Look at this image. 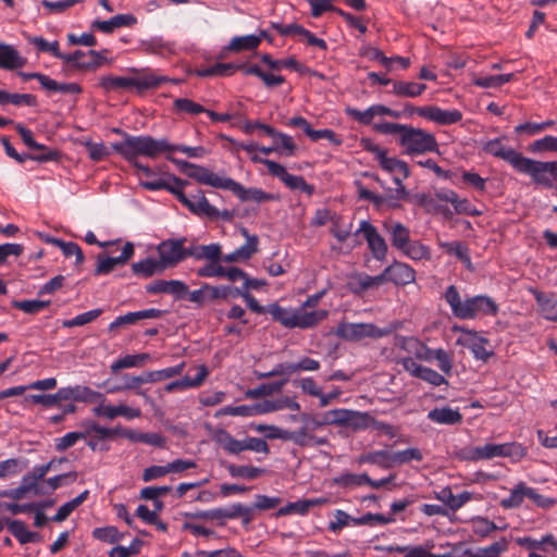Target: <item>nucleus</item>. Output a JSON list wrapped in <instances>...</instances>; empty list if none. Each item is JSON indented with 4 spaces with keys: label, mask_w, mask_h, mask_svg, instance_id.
Here are the masks:
<instances>
[{
    "label": "nucleus",
    "mask_w": 557,
    "mask_h": 557,
    "mask_svg": "<svg viewBox=\"0 0 557 557\" xmlns=\"http://www.w3.org/2000/svg\"><path fill=\"white\" fill-rule=\"evenodd\" d=\"M164 271L158 259L148 257L132 264V272L134 275L143 278H149L154 274H160Z\"/></svg>",
    "instance_id": "obj_39"
},
{
    "label": "nucleus",
    "mask_w": 557,
    "mask_h": 557,
    "mask_svg": "<svg viewBox=\"0 0 557 557\" xmlns=\"http://www.w3.org/2000/svg\"><path fill=\"white\" fill-rule=\"evenodd\" d=\"M151 359V356L148 352H141L136 355H126L122 358H119L114 362H112L110 369L112 372H117L122 369L141 367L148 360Z\"/></svg>",
    "instance_id": "obj_44"
},
{
    "label": "nucleus",
    "mask_w": 557,
    "mask_h": 557,
    "mask_svg": "<svg viewBox=\"0 0 557 557\" xmlns=\"http://www.w3.org/2000/svg\"><path fill=\"white\" fill-rule=\"evenodd\" d=\"M214 440L230 455H239L245 450L270 454V447L263 438L246 436L244 440H236L228 431L219 429L214 433Z\"/></svg>",
    "instance_id": "obj_9"
},
{
    "label": "nucleus",
    "mask_w": 557,
    "mask_h": 557,
    "mask_svg": "<svg viewBox=\"0 0 557 557\" xmlns=\"http://www.w3.org/2000/svg\"><path fill=\"white\" fill-rule=\"evenodd\" d=\"M113 132L119 135H122L124 140L112 144V149L117 154H120L123 159H125L127 162H129L134 168H136L141 174H144L147 177L152 176L153 172L150 169V166L143 164L137 160V158L139 156H143V153H134L131 156V154H126L122 151V149H124L126 143L129 141L131 138H139V136L129 135L128 133H126L120 128H114ZM147 136L148 135H140V137H147Z\"/></svg>",
    "instance_id": "obj_20"
},
{
    "label": "nucleus",
    "mask_w": 557,
    "mask_h": 557,
    "mask_svg": "<svg viewBox=\"0 0 557 557\" xmlns=\"http://www.w3.org/2000/svg\"><path fill=\"white\" fill-rule=\"evenodd\" d=\"M422 117L432 121L438 125H451L461 121L462 113L457 109L444 110L437 106H426Z\"/></svg>",
    "instance_id": "obj_23"
},
{
    "label": "nucleus",
    "mask_w": 557,
    "mask_h": 557,
    "mask_svg": "<svg viewBox=\"0 0 557 557\" xmlns=\"http://www.w3.org/2000/svg\"><path fill=\"white\" fill-rule=\"evenodd\" d=\"M12 306L18 310H22L25 313L28 314H36L44 310L45 308L50 306V300H38V299H30V300H14L12 302Z\"/></svg>",
    "instance_id": "obj_59"
},
{
    "label": "nucleus",
    "mask_w": 557,
    "mask_h": 557,
    "mask_svg": "<svg viewBox=\"0 0 557 557\" xmlns=\"http://www.w3.org/2000/svg\"><path fill=\"white\" fill-rule=\"evenodd\" d=\"M166 82L176 83V81H172L166 76H158L156 74L149 73L137 77L107 75L100 78L99 85L106 91H112L116 89H128L133 87H135L138 90H147L151 88H157L161 84Z\"/></svg>",
    "instance_id": "obj_8"
},
{
    "label": "nucleus",
    "mask_w": 557,
    "mask_h": 557,
    "mask_svg": "<svg viewBox=\"0 0 557 557\" xmlns=\"http://www.w3.org/2000/svg\"><path fill=\"white\" fill-rule=\"evenodd\" d=\"M400 327V322H393L385 327H379L373 323H350L341 322L335 335L349 342H359L366 337L382 338L391 335Z\"/></svg>",
    "instance_id": "obj_7"
},
{
    "label": "nucleus",
    "mask_w": 557,
    "mask_h": 557,
    "mask_svg": "<svg viewBox=\"0 0 557 557\" xmlns=\"http://www.w3.org/2000/svg\"><path fill=\"white\" fill-rule=\"evenodd\" d=\"M357 462L359 465H363V463L375 465L382 469L392 468L391 453L385 449L361 454L357 458Z\"/></svg>",
    "instance_id": "obj_42"
},
{
    "label": "nucleus",
    "mask_w": 557,
    "mask_h": 557,
    "mask_svg": "<svg viewBox=\"0 0 557 557\" xmlns=\"http://www.w3.org/2000/svg\"><path fill=\"white\" fill-rule=\"evenodd\" d=\"M240 288L230 285L212 286L203 283L199 289L189 293V301L202 307L207 301L239 297Z\"/></svg>",
    "instance_id": "obj_14"
},
{
    "label": "nucleus",
    "mask_w": 557,
    "mask_h": 557,
    "mask_svg": "<svg viewBox=\"0 0 557 557\" xmlns=\"http://www.w3.org/2000/svg\"><path fill=\"white\" fill-rule=\"evenodd\" d=\"M392 467L395 465H406L411 461L421 462L423 460V454L419 448L411 447L404 450L391 453Z\"/></svg>",
    "instance_id": "obj_50"
},
{
    "label": "nucleus",
    "mask_w": 557,
    "mask_h": 557,
    "mask_svg": "<svg viewBox=\"0 0 557 557\" xmlns=\"http://www.w3.org/2000/svg\"><path fill=\"white\" fill-rule=\"evenodd\" d=\"M362 234L368 244L372 257L376 261H385L388 252V246L385 238L379 233L377 228L368 220H362L355 235Z\"/></svg>",
    "instance_id": "obj_15"
},
{
    "label": "nucleus",
    "mask_w": 557,
    "mask_h": 557,
    "mask_svg": "<svg viewBox=\"0 0 557 557\" xmlns=\"http://www.w3.org/2000/svg\"><path fill=\"white\" fill-rule=\"evenodd\" d=\"M226 469L232 478L255 480L263 474L264 470L255 466H237L230 463Z\"/></svg>",
    "instance_id": "obj_51"
},
{
    "label": "nucleus",
    "mask_w": 557,
    "mask_h": 557,
    "mask_svg": "<svg viewBox=\"0 0 557 557\" xmlns=\"http://www.w3.org/2000/svg\"><path fill=\"white\" fill-rule=\"evenodd\" d=\"M482 149L484 152H486L493 157L499 158V159L504 160L505 162H507L513 169L515 172L517 171V169L524 156L522 152H520L511 147L505 146L502 143L500 138H494V139L487 140L483 145Z\"/></svg>",
    "instance_id": "obj_18"
},
{
    "label": "nucleus",
    "mask_w": 557,
    "mask_h": 557,
    "mask_svg": "<svg viewBox=\"0 0 557 557\" xmlns=\"http://www.w3.org/2000/svg\"><path fill=\"white\" fill-rule=\"evenodd\" d=\"M225 190L232 191L243 202L253 201L256 203H262L268 201H278L281 199L277 194L267 193L261 188H246L231 177Z\"/></svg>",
    "instance_id": "obj_17"
},
{
    "label": "nucleus",
    "mask_w": 557,
    "mask_h": 557,
    "mask_svg": "<svg viewBox=\"0 0 557 557\" xmlns=\"http://www.w3.org/2000/svg\"><path fill=\"white\" fill-rule=\"evenodd\" d=\"M268 312L274 321L280 322L283 326L302 330L314 327L329 315V311L324 309L314 311L292 310L283 308L277 304L270 305Z\"/></svg>",
    "instance_id": "obj_4"
},
{
    "label": "nucleus",
    "mask_w": 557,
    "mask_h": 557,
    "mask_svg": "<svg viewBox=\"0 0 557 557\" xmlns=\"http://www.w3.org/2000/svg\"><path fill=\"white\" fill-rule=\"evenodd\" d=\"M508 549V540L502 537L499 541L492 543L490 546L480 547L476 550L467 548L463 550L465 557H500Z\"/></svg>",
    "instance_id": "obj_37"
},
{
    "label": "nucleus",
    "mask_w": 557,
    "mask_h": 557,
    "mask_svg": "<svg viewBox=\"0 0 557 557\" xmlns=\"http://www.w3.org/2000/svg\"><path fill=\"white\" fill-rule=\"evenodd\" d=\"M51 244L58 246L65 257H75V264L79 265L84 262V253L82 248L74 242H64L62 239H53Z\"/></svg>",
    "instance_id": "obj_54"
},
{
    "label": "nucleus",
    "mask_w": 557,
    "mask_h": 557,
    "mask_svg": "<svg viewBox=\"0 0 557 557\" xmlns=\"http://www.w3.org/2000/svg\"><path fill=\"white\" fill-rule=\"evenodd\" d=\"M527 490H530L524 482H519L510 492V495L500 500V506L505 509L518 508L523 503L524 497H528Z\"/></svg>",
    "instance_id": "obj_45"
},
{
    "label": "nucleus",
    "mask_w": 557,
    "mask_h": 557,
    "mask_svg": "<svg viewBox=\"0 0 557 557\" xmlns=\"http://www.w3.org/2000/svg\"><path fill=\"white\" fill-rule=\"evenodd\" d=\"M387 282L405 286L416 281V271L407 263L394 261L384 269Z\"/></svg>",
    "instance_id": "obj_21"
},
{
    "label": "nucleus",
    "mask_w": 557,
    "mask_h": 557,
    "mask_svg": "<svg viewBox=\"0 0 557 557\" xmlns=\"http://www.w3.org/2000/svg\"><path fill=\"white\" fill-rule=\"evenodd\" d=\"M544 189L557 190V161H541L523 156L517 171Z\"/></svg>",
    "instance_id": "obj_6"
},
{
    "label": "nucleus",
    "mask_w": 557,
    "mask_h": 557,
    "mask_svg": "<svg viewBox=\"0 0 557 557\" xmlns=\"http://www.w3.org/2000/svg\"><path fill=\"white\" fill-rule=\"evenodd\" d=\"M94 412L98 417H106L108 419H114L117 416H122L127 420H133L141 416L139 408H132L126 405H100L94 409Z\"/></svg>",
    "instance_id": "obj_28"
},
{
    "label": "nucleus",
    "mask_w": 557,
    "mask_h": 557,
    "mask_svg": "<svg viewBox=\"0 0 557 557\" xmlns=\"http://www.w3.org/2000/svg\"><path fill=\"white\" fill-rule=\"evenodd\" d=\"M404 255L412 260H422L430 258V249L425 245L419 242H409L405 250H401Z\"/></svg>",
    "instance_id": "obj_62"
},
{
    "label": "nucleus",
    "mask_w": 557,
    "mask_h": 557,
    "mask_svg": "<svg viewBox=\"0 0 557 557\" xmlns=\"http://www.w3.org/2000/svg\"><path fill=\"white\" fill-rule=\"evenodd\" d=\"M92 536L98 541L114 544L122 541L125 534L121 533L116 527L107 525L94 529Z\"/></svg>",
    "instance_id": "obj_53"
},
{
    "label": "nucleus",
    "mask_w": 557,
    "mask_h": 557,
    "mask_svg": "<svg viewBox=\"0 0 557 557\" xmlns=\"http://www.w3.org/2000/svg\"><path fill=\"white\" fill-rule=\"evenodd\" d=\"M261 61L267 64L271 70L278 71L281 69H290L296 72L301 71V64L296 60V58L290 57L283 60H275L269 53H263L261 55Z\"/></svg>",
    "instance_id": "obj_52"
},
{
    "label": "nucleus",
    "mask_w": 557,
    "mask_h": 557,
    "mask_svg": "<svg viewBox=\"0 0 557 557\" xmlns=\"http://www.w3.org/2000/svg\"><path fill=\"white\" fill-rule=\"evenodd\" d=\"M384 227L389 235L392 246L397 250H405L410 242V231L400 222L385 223Z\"/></svg>",
    "instance_id": "obj_32"
},
{
    "label": "nucleus",
    "mask_w": 557,
    "mask_h": 557,
    "mask_svg": "<svg viewBox=\"0 0 557 557\" xmlns=\"http://www.w3.org/2000/svg\"><path fill=\"white\" fill-rule=\"evenodd\" d=\"M395 522V518L392 516H385L383 513L367 512L361 517L352 519L354 525H374V524H389Z\"/></svg>",
    "instance_id": "obj_57"
},
{
    "label": "nucleus",
    "mask_w": 557,
    "mask_h": 557,
    "mask_svg": "<svg viewBox=\"0 0 557 557\" xmlns=\"http://www.w3.org/2000/svg\"><path fill=\"white\" fill-rule=\"evenodd\" d=\"M372 421L374 422L368 412L350 409L345 428H350L352 431H361L368 429Z\"/></svg>",
    "instance_id": "obj_49"
},
{
    "label": "nucleus",
    "mask_w": 557,
    "mask_h": 557,
    "mask_svg": "<svg viewBox=\"0 0 557 557\" xmlns=\"http://www.w3.org/2000/svg\"><path fill=\"white\" fill-rule=\"evenodd\" d=\"M444 299L453 314L460 320H472L478 315L495 317L499 311L495 300L486 295H475L462 300L455 285L446 288Z\"/></svg>",
    "instance_id": "obj_2"
},
{
    "label": "nucleus",
    "mask_w": 557,
    "mask_h": 557,
    "mask_svg": "<svg viewBox=\"0 0 557 557\" xmlns=\"http://www.w3.org/2000/svg\"><path fill=\"white\" fill-rule=\"evenodd\" d=\"M213 521H216L220 527L225 525L227 520L240 519L244 528L248 527L252 520V508L242 504L235 503L226 507L212 509Z\"/></svg>",
    "instance_id": "obj_16"
},
{
    "label": "nucleus",
    "mask_w": 557,
    "mask_h": 557,
    "mask_svg": "<svg viewBox=\"0 0 557 557\" xmlns=\"http://www.w3.org/2000/svg\"><path fill=\"white\" fill-rule=\"evenodd\" d=\"M89 435V432H69L64 436L55 440V450L64 451L74 446L79 440H84Z\"/></svg>",
    "instance_id": "obj_61"
},
{
    "label": "nucleus",
    "mask_w": 557,
    "mask_h": 557,
    "mask_svg": "<svg viewBox=\"0 0 557 557\" xmlns=\"http://www.w3.org/2000/svg\"><path fill=\"white\" fill-rule=\"evenodd\" d=\"M9 532L22 544L29 543L30 531L22 520H7Z\"/></svg>",
    "instance_id": "obj_60"
},
{
    "label": "nucleus",
    "mask_w": 557,
    "mask_h": 557,
    "mask_svg": "<svg viewBox=\"0 0 557 557\" xmlns=\"http://www.w3.org/2000/svg\"><path fill=\"white\" fill-rule=\"evenodd\" d=\"M166 159L174 163L184 174L197 181L199 184L209 185L214 188L226 189L230 177L219 176L205 166L176 159L172 156H168Z\"/></svg>",
    "instance_id": "obj_10"
},
{
    "label": "nucleus",
    "mask_w": 557,
    "mask_h": 557,
    "mask_svg": "<svg viewBox=\"0 0 557 557\" xmlns=\"http://www.w3.org/2000/svg\"><path fill=\"white\" fill-rule=\"evenodd\" d=\"M530 292L535 299L540 315L547 321L557 322V298L555 295L535 288L530 289Z\"/></svg>",
    "instance_id": "obj_22"
},
{
    "label": "nucleus",
    "mask_w": 557,
    "mask_h": 557,
    "mask_svg": "<svg viewBox=\"0 0 557 557\" xmlns=\"http://www.w3.org/2000/svg\"><path fill=\"white\" fill-rule=\"evenodd\" d=\"M287 382L288 379L285 377L280 381L263 383L256 388L247 389L245 396L251 399L270 396L272 394L280 393L283 389V387L287 384Z\"/></svg>",
    "instance_id": "obj_43"
},
{
    "label": "nucleus",
    "mask_w": 557,
    "mask_h": 557,
    "mask_svg": "<svg viewBox=\"0 0 557 557\" xmlns=\"http://www.w3.org/2000/svg\"><path fill=\"white\" fill-rule=\"evenodd\" d=\"M162 315V310L156 308H149L135 312H127L126 314L117 317L114 321H112L108 327L109 332H114L116 329L135 324L144 319H157Z\"/></svg>",
    "instance_id": "obj_25"
},
{
    "label": "nucleus",
    "mask_w": 557,
    "mask_h": 557,
    "mask_svg": "<svg viewBox=\"0 0 557 557\" xmlns=\"http://www.w3.org/2000/svg\"><path fill=\"white\" fill-rule=\"evenodd\" d=\"M7 104L35 107L37 106V98L32 94L9 92L0 89V106Z\"/></svg>",
    "instance_id": "obj_40"
},
{
    "label": "nucleus",
    "mask_w": 557,
    "mask_h": 557,
    "mask_svg": "<svg viewBox=\"0 0 557 557\" xmlns=\"http://www.w3.org/2000/svg\"><path fill=\"white\" fill-rule=\"evenodd\" d=\"M259 47V39L255 34L238 36L232 38L230 44L224 48L227 51H244V50H253Z\"/></svg>",
    "instance_id": "obj_47"
},
{
    "label": "nucleus",
    "mask_w": 557,
    "mask_h": 557,
    "mask_svg": "<svg viewBox=\"0 0 557 557\" xmlns=\"http://www.w3.org/2000/svg\"><path fill=\"white\" fill-rule=\"evenodd\" d=\"M368 481L369 475L367 473L355 474L350 472H345L334 478V483L343 487L361 486L367 484Z\"/></svg>",
    "instance_id": "obj_58"
},
{
    "label": "nucleus",
    "mask_w": 557,
    "mask_h": 557,
    "mask_svg": "<svg viewBox=\"0 0 557 557\" xmlns=\"http://www.w3.org/2000/svg\"><path fill=\"white\" fill-rule=\"evenodd\" d=\"M515 77L513 73L485 75L479 76L473 79V84L480 88H499L503 85L511 82Z\"/></svg>",
    "instance_id": "obj_46"
},
{
    "label": "nucleus",
    "mask_w": 557,
    "mask_h": 557,
    "mask_svg": "<svg viewBox=\"0 0 557 557\" xmlns=\"http://www.w3.org/2000/svg\"><path fill=\"white\" fill-rule=\"evenodd\" d=\"M251 161L253 163H262L267 166L269 173L275 177H277L281 182H283L289 189H298L307 194L308 196L313 195L314 186L308 184L301 175H293L287 172L285 166L282 164L269 160L263 159L257 154L251 157Z\"/></svg>",
    "instance_id": "obj_11"
},
{
    "label": "nucleus",
    "mask_w": 557,
    "mask_h": 557,
    "mask_svg": "<svg viewBox=\"0 0 557 557\" xmlns=\"http://www.w3.org/2000/svg\"><path fill=\"white\" fill-rule=\"evenodd\" d=\"M426 85L423 83L394 81L393 95L397 97L417 98L426 90Z\"/></svg>",
    "instance_id": "obj_38"
},
{
    "label": "nucleus",
    "mask_w": 557,
    "mask_h": 557,
    "mask_svg": "<svg viewBox=\"0 0 557 557\" xmlns=\"http://www.w3.org/2000/svg\"><path fill=\"white\" fill-rule=\"evenodd\" d=\"M428 419L434 423L443 425H457L463 420L459 409H453L448 406L436 407L428 412Z\"/></svg>",
    "instance_id": "obj_30"
},
{
    "label": "nucleus",
    "mask_w": 557,
    "mask_h": 557,
    "mask_svg": "<svg viewBox=\"0 0 557 557\" xmlns=\"http://www.w3.org/2000/svg\"><path fill=\"white\" fill-rule=\"evenodd\" d=\"M26 63L18 51L10 45L0 44V69L16 70Z\"/></svg>",
    "instance_id": "obj_35"
},
{
    "label": "nucleus",
    "mask_w": 557,
    "mask_h": 557,
    "mask_svg": "<svg viewBox=\"0 0 557 557\" xmlns=\"http://www.w3.org/2000/svg\"><path fill=\"white\" fill-rule=\"evenodd\" d=\"M350 409L337 408L332 409L323 413L322 423H329L330 425L345 426L347 416Z\"/></svg>",
    "instance_id": "obj_63"
},
{
    "label": "nucleus",
    "mask_w": 557,
    "mask_h": 557,
    "mask_svg": "<svg viewBox=\"0 0 557 557\" xmlns=\"http://www.w3.org/2000/svg\"><path fill=\"white\" fill-rule=\"evenodd\" d=\"M186 237L169 238L157 246L159 262L165 270L173 268L187 258Z\"/></svg>",
    "instance_id": "obj_13"
},
{
    "label": "nucleus",
    "mask_w": 557,
    "mask_h": 557,
    "mask_svg": "<svg viewBox=\"0 0 557 557\" xmlns=\"http://www.w3.org/2000/svg\"><path fill=\"white\" fill-rule=\"evenodd\" d=\"M197 202L191 203L187 199V195H180V202L186 207L193 214L199 218H209L210 214L215 213V207L210 205L205 196L203 190L198 189L196 191Z\"/></svg>",
    "instance_id": "obj_29"
},
{
    "label": "nucleus",
    "mask_w": 557,
    "mask_h": 557,
    "mask_svg": "<svg viewBox=\"0 0 557 557\" xmlns=\"http://www.w3.org/2000/svg\"><path fill=\"white\" fill-rule=\"evenodd\" d=\"M397 345L400 347H405L406 344L416 347V356L420 359H435L438 362V368L445 374L450 375L453 369V360L449 354L443 348L431 350L426 345L422 344L419 339L414 337L406 338L404 336L397 337Z\"/></svg>",
    "instance_id": "obj_12"
},
{
    "label": "nucleus",
    "mask_w": 557,
    "mask_h": 557,
    "mask_svg": "<svg viewBox=\"0 0 557 557\" xmlns=\"http://www.w3.org/2000/svg\"><path fill=\"white\" fill-rule=\"evenodd\" d=\"M137 24V18L134 14H117L107 21L96 20L91 23V27L104 34H111L114 29L120 27H132Z\"/></svg>",
    "instance_id": "obj_26"
},
{
    "label": "nucleus",
    "mask_w": 557,
    "mask_h": 557,
    "mask_svg": "<svg viewBox=\"0 0 557 557\" xmlns=\"http://www.w3.org/2000/svg\"><path fill=\"white\" fill-rule=\"evenodd\" d=\"M103 310L101 308L92 309L76 315L73 319L64 320L62 322V326L66 329H72L75 326H83L95 321L102 314Z\"/></svg>",
    "instance_id": "obj_55"
},
{
    "label": "nucleus",
    "mask_w": 557,
    "mask_h": 557,
    "mask_svg": "<svg viewBox=\"0 0 557 557\" xmlns=\"http://www.w3.org/2000/svg\"><path fill=\"white\" fill-rule=\"evenodd\" d=\"M250 429L262 433L264 435L263 440H282L287 441L289 430L281 429L273 424H262V423H250Z\"/></svg>",
    "instance_id": "obj_48"
},
{
    "label": "nucleus",
    "mask_w": 557,
    "mask_h": 557,
    "mask_svg": "<svg viewBox=\"0 0 557 557\" xmlns=\"http://www.w3.org/2000/svg\"><path fill=\"white\" fill-rule=\"evenodd\" d=\"M44 89L53 92L61 94H75L78 95L83 91L82 87L77 83H59L51 77H47Z\"/></svg>",
    "instance_id": "obj_56"
},
{
    "label": "nucleus",
    "mask_w": 557,
    "mask_h": 557,
    "mask_svg": "<svg viewBox=\"0 0 557 557\" xmlns=\"http://www.w3.org/2000/svg\"><path fill=\"white\" fill-rule=\"evenodd\" d=\"M258 237L257 236H249L248 240L231 253L223 255L221 252V259L220 261L227 262V263H234L239 261H246L249 260L253 253L258 250Z\"/></svg>",
    "instance_id": "obj_31"
},
{
    "label": "nucleus",
    "mask_w": 557,
    "mask_h": 557,
    "mask_svg": "<svg viewBox=\"0 0 557 557\" xmlns=\"http://www.w3.org/2000/svg\"><path fill=\"white\" fill-rule=\"evenodd\" d=\"M379 164L382 170L393 174V177L398 175L403 178H408L410 175L409 165L405 161L395 157H387V153L380 160Z\"/></svg>",
    "instance_id": "obj_41"
},
{
    "label": "nucleus",
    "mask_w": 557,
    "mask_h": 557,
    "mask_svg": "<svg viewBox=\"0 0 557 557\" xmlns=\"http://www.w3.org/2000/svg\"><path fill=\"white\" fill-rule=\"evenodd\" d=\"M62 401L74 400L94 403L102 397V394L88 386L75 385L59 388Z\"/></svg>",
    "instance_id": "obj_24"
},
{
    "label": "nucleus",
    "mask_w": 557,
    "mask_h": 557,
    "mask_svg": "<svg viewBox=\"0 0 557 557\" xmlns=\"http://www.w3.org/2000/svg\"><path fill=\"white\" fill-rule=\"evenodd\" d=\"M325 503L324 498H311V499H299L293 503H288L287 505L281 507L275 516L284 517L289 515H300L305 516L308 513L310 508L322 505Z\"/></svg>",
    "instance_id": "obj_33"
},
{
    "label": "nucleus",
    "mask_w": 557,
    "mask_h": 557,
    "mask_svg": "<svg viewBox=\"0 0 557 557\" xmlns=\"http://www.w3.org/2000/svg\"><path fill=\"white\" fill-rule=\"evenodd\" d=\"M345 113L362 125H370L375 116L387 115L394 119L401 117L400 111L393 110L384 104H373L367 110L361 111L356 108L347 107Z\"/></svg>",
    "instance_id": "obj_19"
},
{
    "label": "nucleus",
    "mask_w": 557,
    "mask_h": 557,
    "mask_svg": "<svg viewBox=\"0 0 557 557\" xmlns=\"http://www.w3.org/2000/svg\"><path fill=\"white\" fill-rule=\"evenodd\" d=\"M122 151L126 154L143 153V157L156 159L165 152H183L189 158H202L206 149L202 146L189 147L186 145H173L165 138H154L152 136L131 138Z\"/></svg>",
    "instance_id": "obj_3"
},
{
    "label": "nucleus",
    "mask_w": 557,
    "mask_h": 557,
    "mask_svg": "<svg viewBox=\"0 0 557 557\" xmlns=\"http://www.w3.org/2000/svg\"><path fill=\"white\" fill-rule=\"evenodd\" d=\"M524 455V447L516 442L503 444L487 443L478 447H465L457 453L458 459L465 461L490 460L496 457L522 458Z\"/></svg>",
    "instance_id": "obj_5"
},
{
    "label": "nucleus",
    "mask_w": 557,
    "mask_h": 557,
    "mask_svg": "<svg viewBox=\"0 0 557 557\" xmlns=\"http://www.w3.org/2000/svg\"><path fill=\"white\" fill-rule=\"evenodd\" d=\"M497 525L485 517H476L472 520V532L481 537H486Z\"/></svg>",
    "instance_id": "obj_64"
},
{
    "label": "nucleus",
    "mask_w": 557,
    "mask_h": 557,
    "mask_svg": "<svg viewBox=\"0 0 557 557\" xmlns=\"http://www.w3.org/2000/svg\"><path fill=\"white\" fill-rule=\"evenodd\" d=\"M194 257L197 260L220 261L221 246L220 244L209 245H191L187 247V258Z\"/></svg>",
    "instance_id": "obj_36"
},
{
    "label": "nucleus",
    "mask_w": 557,
    "mask_h": 557,
    "mask_svg": "<svg viewBox=\"0 0 557 557\" xmlns=\"http://www.w3.org/2000/svg\"><path fill=\"white\" fill-rule=\"evenodd\" d=\"M287 441L299 447H318L330 445L326 436H317L308 432L306 426L288 432Z\"/></svg>",
    "instance_id": "obj_27"
},
{
    "label": "nucleus",
    "mask_w": 557,
    "mask_h": 557,
    "mask_svg": "<svg viewBox=\"0 0 557 557\" xmlns=\"http://www.w3.org/2000/svg\"><path fill=\"white\" fill-rule=\"evenodd\" d=\"M373 129L384 135H397V143L408 156L437 152L438 144L434 134L422 128L393 122L376 123Z\"/></svg>",
    "instance_id": "obj_1"
},
{
    "label": "nucleus",
    "mask_w": 557,
    "mask_h": 557,
    "mask_svg": "<svg viewBox=\"0 0 557 557\" xmlns=\"http://www.w3.org/2000/svg\"><path fill=\"white\" fill-rule=\"evenodd\" d=\"M435 498L444 503L450 510L457 511L472 498V493L465 491L458 495H454L449 486L443 487L435 493Z\"/></svg>",
    "instance_id": "obj_34"
}]
</instances>
